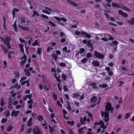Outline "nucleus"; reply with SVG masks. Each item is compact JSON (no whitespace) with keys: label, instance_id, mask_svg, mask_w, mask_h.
Instances as JSON below:
<instances>
[{"label":"nucleus","instance_id":"nucleus-46","mask_svg":"<svg viewBox=\"0 0 134 134\" xmlns=\"http://www.w3.org/2000/svg\"><path fill=\"white\" fill-rule=\"evenodd\" d=\"M25 51L26 52V53L28 54L29 53V47H27L26 45V44L25 46Z\"/></svg>","mask_w":134,"mask_h":134},{"label":"nucleus","instance_id":"nucleus-27","mask_svg":"<svg viewBox=\"0 0 134 134\" xmlns=\"http://www.w3.org/2000/svg\"><path fill=\"white\" fill-rule=\"evenodd\" d=\"M67 123L68 124H69L71 126H72L74 124V121H68L67 122Z\"/></svg>","mask_w":134,"mask_h":134},{"label":"nucleus","instance_id":"nucleus-42","mask_svg":"<svg viewBox=\"0 0 134 134\" xmlns=\"http://www.w3.org/2000/svg\"><path fill=\"white\" fill-rule=\"evenodd\" d=\"M130 113H127L125 115V119H127L128 118H129L130 116Z\"/></svg>","mask_w":134,"mask_h":134},{"label":"nucleus","instance_id":"nucleus-1","mask_svg":"<svg viewBox=\"0 0 134 134\" xmlns=\"http://www.w3.org/2000/svg\"><path fill=\"white\" fill-rule=\"evenodd\" d=\"M111 104L109 102L107 103V105L105 106V112L101 111V114L103 119L106 122H108L109 121V111L112 112L113 110V108L111 106Z\"/></svg>","mask_w":134,"mask_h":134},{"label":"nucleus","instance_id":"nucleus-3","mask_svg":"<svg viewBox=\"0 0 134 134\" xmlns=\"http://www.w3.org/2000/svg\"><path fill=\"white\" fill-rule=\"evenodd\" d=\"M32 131L34 134H41L42 132L41 129L37 125L34 126Z\"/></svg>","mask_w":134,"mask_h":134},{"label":"nucleus","instance_id":"nucleus-35","mask_svg":"<svg viewBox=\"0 0 134 134\" xmlns=\"http://www.w3.org/2000/svg\"><path fill=\"white\" fill-rule=\"evenodd\" d=\"M14 52L12 51H10L9 52L8 54V57L9 59H10L11 58V56L10 55V54H14Z\"/></svg>","mask_w":134,"mask_h":134},{"label":"nucleus","instance_id":"nucleus-4","mask_svg":"<svg viewBox=\"0 0 134 134\" xmlns=\"http://www.w3.org/2000/svg\"><path fill=\"white\" fill-rule=\"evenodd\" d=\"M100 125V127L103 129H105L107 127V126L105 125L103 121L102 120H100L99 122H96L94 124V125L93 126L94 129L96 128V125Z\"/></svg>","mask_w":134,"mask_h":134},{"label":"nucleus","instance_id":"nucleus-40","mask_svg":"<svg viewBox=\"0 0 134 134\" xmlns=\"http://www.w3.org/2000/svg\"><path fill=\"white\" fill-rule=\"evenodd\" d=\"M74 34L76 35L79 36L81 34V32L79 31L76 30L74 31Z\"/></svg>","mask_w":134,"mask_h":134},{"label":"nucleus","instance_id":"nucleus-41","mask_svg":"<svg viewBox=\"0 0 134 134\" xmlns=\"http://www.w3.org/2000/svg\"><path fill=\"white\" fill-rule=\"evenodd\" d=\"M62 77L63 80L64 81L66 80V76L65 74H63L62 75Z\"/></svg>","mask_w":134,"mask_h":134},{"label":"nucleus","instance_id":"nucleus-7","mask_svg":"<svg viewBox=\"0 0 134 134\" xmlns=\"http://www.w3.org/2000/svg\"><path fill=\"white\" fill-rule=\"evenodd\" d=\"M87 45L88 48H90V51L91 52H92L93 51V43H91V41L90 40H89L87 42Z\"/></svg>","mask_w":134,"mask_h":134},{"label":"nucleus","instance_id":"nucleus-9","mask_svg":"<svg viewBox=\"0 0 134 134\" xmlns=\"http://www.w3.org/2000/svg\"><path fill=\"white\" fill-rule=\"evenodd\" d=\"M0 46L2 48L4 53L6 54L8 53L9 51V50L5 47L2 44H1Z\"/></svg>","mask_w":134,"mask_h":134},{"label":"nucleus","instance_id":"nucleus-43","mask_svg":"<svg viewBox=\"0 0 134 134\" xmlns=\"http://www.w3.org/2000/svg\"><path fill=\"white\" fill-rule=\"evenodd\" d=\"M55 18L58 21H61V18L56 16H53L52 19Z\"/></svg>","mask_w":134,"mask_h":134},{"label":"nucleus","instance_id":"nucleus-32","mask_svg":"<svg viewBox=\"0 0 134 134\" xmlns=\"http://www.w3.org/2000/svg\"><path fill=\"white\" fill-rule=\"evenodd\" d=\"M36 48L38 49L37 51V52L39 55H40L41 53L42 48L38 47H37Z\"/></svg>","mask_w":134,"mask_h":134},{"label":"nucleus","instance_id":"nucleus-34","mask_svg":"<svg viewBox=\"0 0 134 134\" xmlns=\"http://www.w3.org/2000/svg\"><path fill=\"white\" fill-rule=\"evenodd\" d=\"M73 95L74 96V97L76 98H79L80 96V94L78 93H74Z\"/></svg>","mask_w":134,"mask_h":134},{"label":"nucleus","instance_id":"nucleus-2","mask_svg":"<svg viewBox=\"0 0 134 134\" xmlns=\"http://www.w3.org/2000/svg\"><path fill=\"white\" fill-rule=\"evenodd\" d=\"M94 57L95 58L99 59H103L104 58V55L101 53L95 50L94 52Z\"/></svg>","mask_w":134,"mask_h":134},{"label":"nucleus","instance_id":"nucleus-38","mask_svg":"<svg viewBox=\"0 0 134 134\" xmlns=\"http://www.w3.org/2000/svg\"><path fill=\"white\" fill-rule=\"evenodd\" d=\"M54 75L57 81L59 83L60 82H61V80L60 79L58 78L57 76V74L56 73H55L54 74Z\"/></svg>","mask_w":134,"mask_h":134},{"label":"nucleus","instance_id":"nucleus-47","mask_svg":"<svg viewBox=\"0 0 134 134\" xmlns=\"http://www.w3.org/2000/svg\"><path fill=\"white\" fill-rule=\"evenodd\" d=\"M82 32H81V34L82 36L83 37H85L86 36V34L87 33L85 32L82 31Z\"/></svg>","mask_w":134,"mask_h":134},{"label":"nucleus","instance_id":"nucleus-23","mask_svg":"<svg viewBox=\"0 0 134 134\" xmlns=\"http://www.w3.org/2000/svg\"><path fill=\"white\" fill-rule=\"evenodd\" d=\"M122 7L121 8L126 10H127L129 12H130L131 11L130 9L127 6H125L124 5H123Z\"/></svg>","mask_w":134,"mask_h":134},{"label":"nucleus","instance_id":"nucleus-58","mask_svg":"<svg viewBox=\"0 0 134 134\" xmlns=\"http://www.w3.org/2000/svg\"><path fill=\"white\" fill-rule=\"evenodd\" d=\"M21 60H23V59H27L26 55L25 53H24L23 54V56L21 58Z\"/></svg>","mask_w":134,"mask_h":134},{"label":"nucleus","instance_id":"nucleus-63","mask_svg":"<svg viewBox=\"0 0 134 134\" xmlns=\"http://www.w3.org/2000/svg\"><path fill=\"white\" fill-rule=\"evenodd\" d=\"M21 96V94L20 93H17V97L18 99H20Z\"/></svg>","mask_w":134,"mask_h":134},{"label":"nucleus","instance_id":"nucleus-21","mask_svg":"<svg viewBox=\"0 0 134 134\" xmlns=\"http://www.w3.org/2000/svg\"><path fill=\"white\" fill-rule=\"evenodd\" d=\"M112 6L113 7H117L119 8H120V6L116 2H113L112 3Z\"/></svg>","mask_w":134,"mask_h":134},{"label":"nucleus","instance_id":"nucleus-16","mask_svg":"<svg viewBox=\"0 0 134 134\" xmlns=\"http://www.w3.org/2000/svg\"><path fill=\"white\" fill-rule=\"evenodd\" d=\"M68 2L70 4L73 5L74 6H79V5L78 4H77V3H76L70 0H68Z\"/></svg>","mask_w":134,"mask_h":134},{"label":"nucleus","instance_id":"nucleus-48","mask_svg":"<svg viewBox=\"0 0 134 134\" xmlns=\"http://www.w3.org/2000/svg\"><path fill=\"white\" fill-rule=\"evenodd\" d=\"M52 96L53 99L54 100H56L57 99V96L54 93H53Z\"/></svg>","mask_w":134,"mask_h":134},{"label":"nucleus","instance_id":"nucleus-5","mask_svg":"<svg viewBox=\"0 0 134 134\" xmlns=\"http://www.w3.org/2000/svg\"><path fill=\"white\" fill-rule=\"evenodd\" d=\"M1 40L3 41L4 43L5 42L6 43H10V41L11 40L10 37L8 36H7L5 37V38L3 37H1Z\"/></svg>","mask_w":134,"mask_h":134},{"label":"nucleus","instance_id":"nucleus-17","mask_svg":"<svg viewBox=\"0 0 134 134\" xmlns=\"http://www.w3.org/2000/svg\"><path fill=\"white\" fill-rule=\"evenodd\" d=\"M127 22L131 25H134V17L131 18L130 20H128Z\"/></svg>","mask_w":134,"mask_h":134},{"label":"nucleus","instance_id":"nucleus-60","mask_svg":"<svg viewBox=\"0 0 134 134\" xmlns=\"http://www.w3.org/2000/svg\"><path fill=\"white\" fill-rule=\"evenodd\" d=\"M26 96L27 98H28L29 99H31L32 97V95L31 94H29L27 95Z\"/></svg>","mask_w":134,"mask_h":134},{"label":"nucleus","instance_id":"nucleus-15","mask_svg":"<svg viewBox=\"0 0 134 134\" xmlns=\"http://www.w3.org/2000/svg\"><path fill=\"white\" fill-rule=\"evenodd\" d=\"M38 39H36L35 40L34 42L32 43V46H37L39 47V42H38Z\"/></svg>","mask_w":134,"mask_h":134},{"label":"nucleus","instance_id":"nucleus-33","mask_svg":"<svg viewBox=\"0 0 134 134\" xmlns=\"http://www.w3.org/2000/svg\"><path fill=\"white\" fill-rule=\"evenodd\" d=\"M44 123H43L42 124V125L44 127L45 129H46L48 128V126L47 125V122L46 121H44Z\"/></svg>","mask_w":134,"mask_h":134},{"label":"nucleus","instance_id":"nucleus-64","mask_svg":"<svg viewBox=\"0 0 134 134\" xmlns=\"http://www.w3.org/2000/svg\"><path fill=\"white\" fill-rule=\"evenodd\" d=\"M85 51V49L83 48L80 49V53H83Z\"/></svg>","mask_w":134,"mask_h":134},{"label":"nucleus","instance_id":"nucleus-53","mask_svg":"<svg viewBox=\"0 0 134 134\" xmlns=\"http://www.w3.org/2000/svg\"><path fill=\"white\" fill-rule=\"evenodd\" d=\"M87 61V59L86 58H84L83 59H82L81 62L82 63H85Z\"/></svg>","mask_w":134,"mask_h":134},{"label":"nucleus","instance_id":"nucleus-24","mask_svg":"<svg viewBox=\"0 0 134 134\" xmlns=\"http://www.w3.org/2000/svg\"><path fill=\"white\" fill-rule=\"evenodd\" d=\"M106 35H107L108 36V39L109 40H113L114 39V38L111 35L109 34H106Z\"/></svg>","mask_w":134,"mask_h":134},{"label":"nucleus","instance_id":"nucleus-37","mask_svg":"<svg viewBox=\"0 0 134 134\" xmlns=\"http://www.w3.org/2000/svg\"><path fill=\"white\" fill-rule=\"evenodd\" d=\"M48 23L49 24H51V25L53 26V27H57V26L55 24L53 23L51 21H48Z\"/></svg>","mask_w":134,"mask_h":134},{"label":"nucleus","instance_id":"nucleus-52","mask_svg":"<svg viewBox=\"0 0 134 134\" xmlns=\"http://www.w3.org/2000/svg\"><path fill=\"white\" fill-rule=\"evenodd\" d=\"M13 129L12 126H9L7 129V130L8 131H11Z\"/></svg>","mask_w":134,"mask_h":134},{"label":"nucleus","instance_id":"nucleus-18","mask_svg":"<svg viewBox=\"0 0 134 134\" xmlns=\"http://www.w3.org/2000/svg\"><path fill=\"white\" fill-rule=\"evenodd\" d=\"M90 101L92 103L96 102L97 101V98L96 96H94L90 99Z\"/></svg>","mask_w":134,"mask_h":134},{"label":"nucleus","instance_id":"nucleus-45","mask_svg":"<svg viewBox=\"0 0 134 134\" xmlns=\"http://www.w3.org/2000/svg\"><path fill=\"white\" fill-rule=\"evenodd\" d=\"M60 36L62 38H65L66 37V36L65 34L63 32H60Z\"/></svg>","mask_w":134,"mask_h":134},{"label":"nucleus","instance_id":"nucleus-8","mask_svg":"<svg viewBox=\"0 0 134 134\" xmlns=\"http://www.w3.org/2000/svg\"><path fill=\"white\" fill-rule=\"evenodd\" d=\"M19 111L18 110L16 111L15 110H13L11 113V116L12 117L14 116L16 117L19 114Z\"/></svg>","mask_w":134,"mask_h":134},{"label":"nucleus","instance_id":"nucleus-6","mask_svg":"<svg viewBox=\"0 0 134 134\" xmlns=\"http://www.w3.org/2000/svg\"><path fill=\"white\" fill-rule=\"evenodd\" d=\"M80 122L82 125H83L84 124V122L85 121H87L88 122H90V119L88 118L87 119L86 116H85L84 117L83 119L82 117L80 118Z\"/></svg>","mask_w":134,"mask_h":134},{"label":"nucleus","instance_id":"nucleus-54","mask_svg":"<svg viewBox=\"0 0 134 134\" xmlns=\"http://www.w3.org/2000/svg\"><path fill=\"white\" fill-rule=\"evenodd\" d=\"M10 94L12 95V97H13L16 96V93L13 91H12L10 92Z\"/></svg>","mask_w":134,"mask_h":134},{"label":"nucleus","instance_id":"nucleus-29","mask_svg":"<svg viewBox=\"0 0 134 134\" xmlns=\"http://www.w3.org/2000/svg\"><path fill=\"white\" fill-rule=\"evenodd\" d=\"M10 112L9 110H7L5 111L4 114V115H5L6 117H7L9 116L10 115Z\"/></svg>","mask_w":134,"mask_h":134},{"label":"nucleus","instance_id":"nucleus-57","mask_svg":"<svg viewBox=\"0 0 134 134\" xmlns=\"http://www.w3.org/2000/svg\"><path fill=\"white\" fill-rule=\"evenodd\" d=\"M49 129L50 132L51 133H52L53 131V127H51L50 125L49 126Z\"/></svg>","mask_w":134,"mask_h":134},{"label":"nucleus","instance_id":"nucleus-51","mask_svg":"<svg viewBox=\"0 0 134 134\" xmlns=\"http://www.w3.org/2000/svg\"><path fill=\"white\" fill-rule=\"evenodd\" d=\"M107 86V84H99L100 87L105 88Z\"/></svg>","mask_w":134,"mask_h":134},{"label":"nucleus","instance_id":"nucleus-49","mask_svg":"<svg viewBox=\"0 0 134 134\" xmlns=\"http://www.w3.org/2000/svg\"><path fill=\"white\" fill-rule=\"evenodd\" d=\"M41 16L42 17L44 18H45V19H49L48 17V16H47L45 15H44V14H41Z\"/></svg>","mask_w":134,"mask_h":134},{"label":"nucleus","instance_id":"nucleus-10","mask_svg":"<svg viewBox=\"0 0 134 134\" xmlns=\"http://www.w3.org/2000/svg\"><path fill=\"white\" fill-rule=\"evenodd\" d=\"M18 26L22 30L27 31L29 30V28L28 26L23 27L21 26L20 24L18 25Z\"/></svg>","mask_w":134,"mask_h":134},{"label":"nucleus","instance_id":"nucleus-30","mask_svg":"<svg viewBox=\"0 0 134 134\" xmlns=\"http://www.w3.org/2000/svg\"><path fill=\"white\" fill-rule=\"evenodd\" d=\"M21 22V23H23L26 22L25 18L24 17H21L20 19Z\"/></svg>","mask_w":134,"mask_h":134},{"label":"nucleus","instance_id":"nucleus-55","mask_svg":"<svg viewBox=\"0 0 134 134\" xmlns=\"http://www.w3.org/2000/svg\"><path fill=\"white\" fill-rule=\"evenodd\" d=\"M42 11L43 13H44L46 14H47L49 15L51 14L47 10H43Z\"/></svg>","mask_w":134,"mask_h":134},{"label":"nucleus","instance_id":"nucleus-36","mask_svg":"<svg viewBox=\"0 0 134 134\" xmlns=\"http://www.w3.org/2000/svg\"><path fill=\"white\" fill-rule=\"evenodd\" d=\"M92 54L91 53H88L86 55V57L88 59L92 58Z\"/></svg>","mask_w":134,"mask_h":134},{"label":"nucleus","instance_id":"nucleus-26","mask_svg":"<svg viewBox=\"0 0 134 134\" xmlns=\"http://www.w3.org/2000/svg\"><path fill=\"white\" fill-rule=\"evenodd\" d=\"M37 118L40 121H41L44 120V118L43 116L41 115L38 116H37Z\"/></svg>","mask_w":134,"mask_h":134},{"label":"nucleus","instance_id":"nucleus-19","mask_svg":"<svg viewBox=\"0 0 134 134\" xmlns=\"http://www.w3.org/2000/svg\"><path fill=\"white\" fill-rule=\"evenodd\" d=\"M26 75L28 77L30 76V73L28 69H24V70Z\"/></svg>","mask_w":134,"mask_h":134},{"label":"nucleus","instance_id":"nucleus-11","mask_svg":"<svg viewBox=\"0 0 134 134\" xmlns=\"http://www.w3.org/2000/svg\"><path fill=\"white\" fill-rule=\"evenodd\" d=\"M19 10L18 8H14L12 12V14L13 16V18H14L16 16L15 12H19Z\"/></svg>","mask_w":134,"mask_h":134},{"label":"nucleus","instance_id":"nucleus-31","mask_svg":"<svg viewBox=\"0 0 134 134\" xmlns=\"http://www.w3.org/2000/svg\"><path fill=\"white\" fill-rule=\"evenodd\" d=\"M68 82H69L70 84H73L74 80L73 78H70L67 80Z\"/></svg>","mask_w":134,"mask_h":134},{"label":"nucleus","instance_id":"nucleus-13","mask_svg":"<svg viewBox=\"0 0 134 134\" xmlns=\"http://www.w3.org/2000/svg\"><path fill=\"white\" fill-rule=\"evenodd\" d=\"M92 64L93 65L95 66H98L100 65L99 62L97 60H93Z\"/></svg>","mask_w":134,"mask_h":134},{"label":"nucleus","instance_id":"nucleus-20","mask_svg":"<svg viewBox=\"0 0 134 134\" xmlns=\"http://www.w3.org/2000/svg\"><path fill=\"white\" fill-rule=\"evenodd\" d=\"M32 118H30L29 120L27 121V125L28 126H30L32 124Z\"/></svg>","mask_w":134,"mask_h":134},{"label":"nucleus","instance_id":"nucleus-61","mask_svg":"<svg viewBox=\"0 0 134 134\" xmlns=\"http://www.w3.org/2000/svg\"><path fill=\"white\" fill-rule=\"evenodd\" d=\"M7 119L6 118H4L2 119L1 121L2 123H3L6 122L7 121Z\"/></svg>","mask_w":134,"mask_h":134},{"label":"nucleus","instance_id":"nucleus-39","mask_svg":"<svg viewBox=\"0 0 134 134\" xmlns=\"http://www.w3.org/2000/svg\"><path fill=\"white\" fill-rule=\"evenodd\" d=\"M59 65L63 67L66 66V64L65 63L62 62L59 63Z\"/></svg>","mask_w":134,"mask_h":134},{"label":"nucleus","instance_id":"nucleus-14","mask_svg":"<svg viewBox=\"0 0 134 134\" xmlns=\"http://www.w3.org/2000/svg\"><path fill=\"white\" fill-rule=\"evenodd\" d=\"M25 106V103H24L21 104V105L19 104H18L16 105L15 106V108L16 109H18L20 107L22 109H24V108Z\"/></svg>","mask_w":134,"mask_h":134},{"label":"nucleus","instance_id":"nucleus-59","mask_svg":"<svg viewBox=\"0 0 134 134\" xmlns=\"http://www.w3.org/2000/svg\"><path fill=\"white\" fill-rule=\"evenodd\" d=\"M122 16L124 17H126L128 16L127 14L126 13H123L122 15Z\"/></svg>","mask_w":134,"mask_h":134},{"label":"nucleus","instance_id":"nucleus-62","mask_svg":"<svg viewBox=\"0 0 134 134\" xmlns=\"http://www.w3.org/2000/svg\"><path fill=\"white\" fill-rule=\"evenodd\" d=\"M64 95L65 98L67 100H68L69 98V95L66 94H64Z\"/></svg>","mask_w":134,"mask_h":134},{"label":"nucleus","instance_id":"nucleus-22","mask_svg":"<svg viewBox=\"0 0 134 134\" xmlns=\"http://www.w3.org/2000/svg\"><path fill=\"white\" fill-rule=\"evenodd\" d=\"M119 43V42L116 41H113L111 44V45L112 46H117V45Z\"/></svg>","mask_w":134,"mask_h":134},{"label":"nucleus","instance_id":"nucleus-28","mask_svg":"<svg viewBox=\"0 0 134 134\" xmlns=\"http://www.w3.org/2000/svg\"><path fill=\"white\" fill-rule=\"evenodd\" d=\"M52 56L55 61H57L58 58V56L56 54H52Z\"/></svg>","mask_w":134,"mask_h":134},{"label":"nucleus","instance_id":"nucleus-44","mask_svg":"<svg viewBox=\"0 0 134 134\" xmlns=\"http://www.w3.org/2000/svg\"><path fill=\"white\" fill-rule=\"evenodd\" d=\"M67 109H68V110H71V107L70 105V103L69 102H68L67 103Z\"/></svg>","mask_w":134,"mask_h":134},{"label":"nucleus","instance_id":"nucleus-12","mask_svg":"<svg viewBox=\"0 0 134 134\" xmlns=\"http://www.w3.org/2000/svg\"><path fill=\"white\" fill-rule=\"evenodd\" d=\"M14 75L15 77L17 79H18L20 76V73L17 71H15L14 73Z\"/></svg>","mask_w":134,"mask_h":134},{"label":"nucleus","instance_id":"nucleus-25","mask_svg":"<svg viewBox=\"0 0 134 134\" xmlns=\"http://www.w3.org/2000/svg\"><path fill=\"white\" fill-rule=\"evenodd\" d=\"M39 87L40 89L41 90L43 89H44L45 90H48V88H47V87H46V86H44L43 87H42V85L40 84L39 85Z\"/></svg>","mask_w":134,"mask_h":134},{"label":"nucleus","instance_id":"nucleus-56","mask_svg":"<svg viewBox=\"0 0 134 134\" xmlns=\"http://www.w3.org/2000/svg\"><path fill=\"white\" fill-rule=\"evenodd\" d=\"M26 83V84H30L29 80H28L26 81H23L21 83V84H25Z\"/></svg>","mask_w":134,"mask_h":134},{"label":"nucleus","instance_id":"nucleus-50","mask_svg":"<svg viewBox=\"0 0 134 134\" xmlns=\"http://www.w3.org/2000/svg\"><path fill=\"white\" fill-rule=\"evenodd\" d=\"M4 44L5 45H7V47L9 49H11V46L10 44V43H6L5 42H4Z\"/></svg>","mask_w":134,"mask_h":134}]
</instances>
